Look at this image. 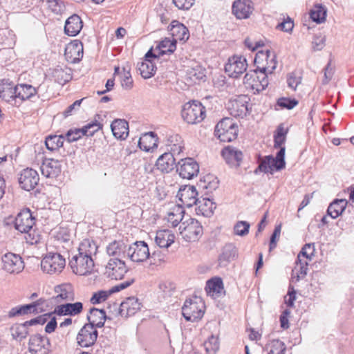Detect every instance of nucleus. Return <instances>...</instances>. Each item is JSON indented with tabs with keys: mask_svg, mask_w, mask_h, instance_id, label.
Returning a JSON list of instances; mask_svg holds the SVG:
<instances>
[{
	"mask_svg": "<svg viewBox=\"0 0 354 354\" xmlns=\"http://www.w3.org/2000/svg\"><path fill=\"white\" fill-rule=\"evenodd\" d=\"M250 99L246 95H239L230 100L227 105L230 114L234 118H243L249 113Z\"/></svg>",
	"mask_w": 354,
	"mask_h": 354,
	"instance_id": "12",
	"label": "nucleus"
},
{
	"mask_svg": "<svg viewBox=\"0 0 354 354\" xmlns=\"http://www.w3.org/2000/svg\"><path fill=\"white\" fill-rule=\"evenodd\" d=\"M158 48L160 50L159 56L160 55L172 53L176 48V40H174L172 38H165L160 42Z\"/></svg>",
	"mask_w": 354,
	"mask_h": 354,
	"instance_id": "52",
	"label": "nucleus"
},
{
	"mask_svg": "<svg viewBox=\"0 0 354 354\" xmlns=\"http://www.w3.org/2000/svg\"><path fill=\"white\" fill-rule=\"evenodd\" d=\"M185 213L184 209L182 205H175L171 211L168 213L167 221L170 223L172 227H176L182 221L183 214Z\"/></svg>",
	"mask_w": 354,
	"mask_h": 354,
	"instance_id": "45",
	"label": "nucleus"
},
{
	"mask_svg": "<svg viewBox=\"0 0 354 354\" xmlns=\"http://www.w3.org/2000/svg\"><path fill=\"white\" fill-rule=\"evenodd\" d=\"M284 156L285 147H281L275 158L272 156H268L270 166L271 167L270 174H272L274 170L279 171L285 167Z\"/></svg>",
	"mask_w": 354,
	"mask_h": 354,
	"instance_id": "40",
	"label": "nucleus"
},
{
	"mask_svg": "<svg viewBox=\"0 0 354 354\" xmlns=\"http://www.w3.org/2000/svg\"><path fill=\"white\" fill-rule=\"evenodd\" d=\"M238 256L237 248L232 243L226 244L222 249L218 257V265L221 267H225L231 261H234Z\"/></svg>",
	"mask_w": 354,
	"mask_h": 354,
	"instance_id": "30",
	"label": "nucleus"
},
{
	"mask_svg": "<svg viewBox=\"0 0 354 354\" xmlns=\"http://www.w3.org/2000/svg\"><path fill=\"white\" fill-rule=\"evenodd\" d=\"M87 319L89 322L88 325H92L94 328H101L104 324L106 315L104 310H99L97 308H91L90 314L88 315Z\"/></svg>",
	"mask_w": 354,
	"mask_h": 354,
	"instance_id": "38",
	"label": "nucleus"
},
{
	"mask_svg": "<svg viewBox=\"0 0 354 354\" xmlns=\"http://www.w3.org/2000/svg\"><path fill=\"white\" fill-rule=\"evenodd\" d=\"M111 293V292H110V291L109 292L104 291V290L98 291L97 292H95L93 295L90 301L93 304H100V303L105 301L108 298V297L109 296V295Z\"/></svg>",
	"mask_w": 354,
	"mask_h": 354,
	"instance_id": "61",
	"label": "nucleus"
},
{
	"mask_svg": "<svg viewBox=\"0 0 354 354\" xmlns=\"http://www.w3.org/2000/svg\"><path fill=\"white\" fill-rule=\"evenodd\" d=\"M112 132L115 138L125 140L129 135V124L125 120L116 119L111 125Z\"/></svg>",
	"mask_w": 354,
	"mask_h": 354,
	"instance_id": "35",
	"label": "nucleus"
},
{
	"mask_svg": "<svg viewBox=\"0 0 354 354\" xmlns=\"http://www.w3.org/2000/svg\"><path fill=\"white\" fill-rule=\"evenodd\" d=\"M308 262L306 259L297 258L296 265L292 270V281L297 282L307 274Z\"/></svg>",
	"mask_w": 354,
	"mask_h": 354,
	"instance_id": "37",
	"label": "nucleus"
},
{
	"mask_svg": "<svg viewBox=\"0 0 354 354\" xmlns=\"http://www.w3.org/2000/svg\"><path fill=\"white\" fill-rule=\"evenodd\" d=\"M141 308V304L137 298L133 297L126 299L122 302L120 307V314L122 317H129L135 315Z\"/></svg>",
	"mask_w": 354,
	"mask_h": 354,
	"instance_id": "29",
	"label": "nucleus"
},
{
	"mask_svg": "<svg viewBox=\"0 0 354 354\" xmlns=\"http://www.w3.org/2000/svg\"><path fill=\"white\" fill-rule=\"evenodd\" d=\"M174 5L180 10H189L194 3V0H173Z\"/></svg>",
	"mask_w": 354,
	"mask_h": 354,
	"instance_id": "64",
	"label": "nucleus"
},
{
	"mask_svg": "<svg viewBox=\"0 0 354 354\" xmlns=\"http://www.w3.org/2000/svg\"><path fill=\"white\" fill-rule=\"evenodd\" d=\"M51 343L47 336L35 334L30 337L28 351L31 354H50L52 351Z\"/></svg>",
	"mask_w": 354,
	"mask_h": 354,
	"instance_id": "8",
	"label": "nucleus"
},
{
	"mask_svg": "<svg viewBox=\"0 0 354 354\" xmlns=\"http://www.w3.org/2000/svg\"><path fill=\"white\" fill-rule=\"evenodd\" d=\"M100 123L97 121L92 122L82 128L72 129L68 131L65 138L68 142H74L81 138L83 136H93L101 129Z\"/></svg>",
	"mask_w": 354,
	"mask_h": 354,
	"instance_id": "14",
	"label": "nucleus"
},
{
	"mask_svg": "<svg viewBox=\"0 0 354 354\" xmlns=\"http://www.w3.org/2000/svg\"><path fill=\"white\" fill-rule=\"evenodd\" d=\"M207 295L217 298L224 293L223 284L221 278L216 277L208 280L205 286Z\"/></svg>",
	"mask_w": 354,
	"mask_h": 354,
	"instance_id": "33",
	"label": "nucleus"
},
{
	"mask_svg": "<svg viewBox=\"0 0 354 354\" xmlns=\"http://www.w3.org/2000/svg\"><path fill=\"white\" fill-rule=\"evenodd\" d=\"M347 205V201L345 199H335L333 202H332L327 209V214L332 218H336L345 209Z\"/></svg>",
	"mask_w": 354,
	"mask_h": 354,
	"instance_id": "41",
	"label": "nucleus"
},
{
	"mask_svg": "<svg viewBox=\"0 0 354 354\" xmlns=\"http://www.w3.org/2000/svg\"><path fill=\"white\" fill-rule=\"evenodd\" d=\"M39 177L37 171L32 168L24 169L19 177L21 187L26 191H30L38 185Z\"/></svg>",
	"mask_w": 354,
	"mask_h": 354,
	"instance_id": "18",
	"label": "nucleus"
},
{
	"mask_svg": "<svg viewBox=\"0 0 354 354\" xmlns=\"http://www.w3.org/2000/svg\"><path fill=\"white\" fill-rule=\"evenodd\" d=\"M127 272L124 260L110 259L106 266V274L111 279L120 280Z\"/></svg>",
	"mask_w": 354,
	"mask_h": 354,
	"instance_id": "16",
	"label": "nucleus"
},
{
	"mask_svg": "<svg viewBox=\"0 0 354 354\" xmlns=\"http://www.w3.org/2000/svg\"><path fill=\"white\" fill-rule=\"evenodd\" d=\"M40 169L44 176L49 178H55L62 172V165L57 160L45 158L40 166Z\"/></svg>",
	"mask_w": 354,
	"mask_h": 354,
	"instance_id": "22",
	"label": "nucleus"
},
{
	"mask_svg": "<svg viewBox=\"0 0 354 354\" xmlns=\"http://www.w3.org/2000/svg\"><path fill=\"white\" fill-rule=\"evenodd\" d=\"M298 104V101L295 99L281 97L278 100L277 105L282 109H291Z\"/></svg>",
	"mask_w": 354,
	"mask_h": 354,
	"instance_id": "63",
	"label": "nucleus"
},
{
	"mask_svg": "<svg viewBox=\"0 0 354 354\" xmlns=\"http://www.w3.org/2000/svg\"><path fill=\"white\" fill-rule=\"evenodd\" d=\"M55 291L57 295L54 297V299L57 303L72 301L75 299L73 288L71 284L65 283L57 286L55 287Z\"/></svg>",
	"mask_w": 354,
	"mask_h": 354,
	"instance_id": "31",
	"label": "nucleus"
},
{
	"mask_svg": "<svg viewBox=\"0 0 354 354\" xmlns=\"http://www.w3.org/2000/svg\"><path fill=\"white\" fill-rule=\"evenodd\" d=\"M69 266L73 273L82 276L88 275L94 270V261L93 258L77 254L70 260Z\"/></svg>",
	"mask_w": 354,
	"mask_h": 354,
	"instance_id": "5",
	"label": "nucleus"
},
{
	"mask_svg": "<svg viewBox=\"0 0 354 354\" xmlns=\"http://www.w3.org/2000/svg\"><path fill=\"white\" fill-rule=\"evenodd\" d=\"M216 136L222 142H231L237 137V126L229 118L222 119L215 127Z\"/></svg>",
	"mask_w": 354,
	"mask_h": 354,
	"instance_id": "4",
	"label": "nucleus"
},
{
	"mask_svg": "<svg viewBox=\"0 0 354 354\" xmlns=\"http://www.w3.org/2000/svg\"><path fill=\"white\" fill-rule=\"evenodd\" d=\"M2 263L3 269L10 274H18L24 268L21 257L12 252L6 253L2 257Z\"/></svg>",
	"mask_w": 354,
	"mask_h": 354,
	"instance_id": "15",
	"label": "nucleus"
},
{
	"mask_svg": "<svg viewBox=\"0 0 354 354\" xmlns=\"http://www.w3.org/2000/svg\"><path fill=\"white\" fill-rule=\"evenodd\" d=\"M10 333L13 339L21 341L27 336L28 327L25 323L16 324L10 328Z\"/></svg>",
	"mask_w": 354,
	"mask_h": 354,
	"instance_id": "51",
	"label": "nucleus"
},
{
	"mask_svg": "<svg viewBox=\"0 0 354 354\" xmlns=\"http://www.w3.org/2000/svg\"><path fill=\"white\" fill-rule=\"evenodd\" d=\"M46 302L44 299L40 298L31 304L23 305L25 315L29 313L37 314L44 312L46 310L45 306H46Z\"/></svg>",
	"mask_w": 354,
	"mask_h": 354,
	"instance_id": "46",
	"label": "nucleus"
},
{
	"mask_svg": "<svg viewBox=\"0 0 354 354\" xmlns=\"http://www.w3.org/2000/svg\"><path fill=\"white\" fill-rule=\"evenodd\" d=\"M198 209L204 216H209L213 214L214 210L216 209V205L210 199L203 198L201 200L198 199L197 204Z\"/></svg>",
	"mask_w": 354,
	"mask_h": 354,
	"instance_id": "47",
	"label": "nucleus"
},
{
	"mask_svg": "<svg viewBox=\"0 0 354 354\" xmlns=\"http://www.w3.org/2000/svg\"><path fill=\"white\" fill-rule=\"evenodd\" d=\"M198 192L194 186H185L183 189H180L178 193L179 200L182 202L183 205L191 207L197 204Z\"/></svg>",
	"mask_w": 354,
	"mask_h": 354,
	"instance_id": "24",
	"label": "nucleus"
},
{
	"mask_svg": "<svg viewBox=\"0 0 354 354\" xmlns=\"http://www.w3.org/2000/svg\"><path fill=\"white\" fill-rule=\"evenodd\" d=\"M257 68L248 72L243 78V84L246 88L251 90L254 93L263 91L268 85L266 74L261 73V76L257 75Z\"/></svg>",
	"mask_w": 354,
	"mask_h": 354,
	"instance_id": "7",
	"label": "nucleus"
},
{
	"mask_svg": "<svg viewBox=\"0 0 354 354\" xmlns=\"http://www.w3.org/2000/svg\"><path fill=\"white\" fill-rule=\"evenodd\" d=\"M221 154L226 162L232 167H239L243 159L242 152L230 146L225 147L222 150Z\"/></svg>",
	"mask_w": 354,
	"mask_h": 354,
	"instance_id": "28",
	"label": "nucleus"
},
{
	"mask_svg": "<svg viewBox=\"0 0 354 354\" xmlns=\"http://www.w3.org/2000/svg\"><path fill=\"white\" fill-rule=\"evenodd\" d=\"M83 23L77 15H73L67 19L65 23L64 31L68 36H76L82 30Z\"/></svg>",
	"mask_w": 354,
	"mask_h": 354,
	"instance_id": "32",
	"label": "nucleus"
},
{
	"mask_svg": "<svg viewBox=\"0 0 354 354\" xmlns=\"http://www.w3.org/2000/svg\"><path fill=\"white\" fill-rule=\"evenodd\" d=\"M15 86L9 80L0 81V97L8 102L16 99Z\"/></svg>",
	"mask_w": 354,
	"mask_h": 354,
	"instance_id": "36",
	"label": "nucleus"
},
{
	"mask_svg": "<svg viewBox=\"0 0 354 354\" xmlns=\"http://www.w3.org/2000/svg\"><path fill=\"white\" fill-rule=\"evenodd\" d=\"M172 39L177 42L179 41H185L189 37L188 29L177 21H173L169 28Z\"/></svg>",
	"mask_w": 354,
	"mask_h": 354,
	"instance_id": "34",
	"label": "nucleus"
},
{
	"mask_svg": "<svg viewBox=\"0 0 354 354\" xmlns=\"http://www.w3.org/2000/svg\"><path fill=\"white\" fill-rule=\"evenodd\" d=\"M155 253L150 254L148 245L145 241H136L128 245L127 258L136 263H142L152 259Z\"/></svg>",
	"mask_w": 354,
	"mask_h": 354,
	"instance_id": "6",
	"label": "nucleus"
},
{
	"mask_svg": "<svg viewBox=\"0 0 354 354\" xmlns=\"http://www.w3.org/2000/svg\"><path fill=\"white\" fill-rule=\"evenodd\" d=\"M204 308L201 298L194 297L185 301L182 308L183 315L187 321L199 320L203 316Z\"/></svg>",
	"mask_w": 354,
	"mask_h": 354,
	"instance_id": "3",
	"label": "nucleus"
},
{
	"mask_svg": "<svg viewBox=\"0 0 354 354\" xmlns=\"http://www.w3.org/2000/svg\"><path fill=\"white\" fill-rule=\"evenodd\" d=\"M128 245L122 241H114L106 247V253L111 259L124 260L127 258Z\"/></svg>",
	"mask_w": 354,
	"mask_h": 354,
	"instance_id": "25",
	"label": "nucleus"
},
{
	"mask_svg": "<svg viewBox=\"0 0 354 354\" xmlns=\"http://www.w3.org/2000/svg\"><path fill=\"white\" fill-rule=\"evenodd\" d=\"M253 10L254 5L250 0H236L232 6V14L239 19H248Z\"/></svg>",
	"mask_w": 354,
	"mask_h": 354,
	"instance_id": "21",
	"label": "nucleus"
},
{
	"mask_svg": "<svg viewBox=\"0 0 354 354\" xmlns=\"http://www.w3.org/2000/svg\"><path fill=\"white\" fill-rule=\"evenodd\" d=\"M97 330L92 325L85 324L77 335V344L82 347L93 346L97 338Z\"/></svg>",
	"mask_w": 354,
	"mask_h": 354,
	"instance_id": "17",
	"label": "nucleus"
},
{
	"mask_svg": "<svg viewBox=\"0 0 354 354\" xmlns=\"http://www.w3.org/2000/svg\"><path fill=\"white\" fill-rule=\"evenodd\" d=\"M64 136H49L46 139V146L50 151H55L63 146Z\"/></svg>",
	"mask_w": 354,
	"mask_h": 354,
	"instance_id": "53",
	"label": "nucleus"
},
{
	"mask_svg": "<svg viewBox=\"0 0 354 354\" xmlns=\"http://www.w3.org/2000/svg\"><path fill=\"white\" fill-rule=\"evenodd\" d=\"M174 238L169 231H160L157 233L155 241L159 247L167 248L174 242Z\"/></svg>",
	"mask_w": 354,
	"mask_h": 354,
	"instance_id": "44",
	"label": "nucleus"
},
{
	"mask_svg": "<svg viewBox=\"0 0 354 354\" xmlns=\"http://www.w3.org/2000/svg\"><path fill=\"white\" fill-rule=\"evenodd\" d=\"M314 248L313 246L310 244H306L299 253L297 258L300 257V259H306L308 262L311 260V257L313 255Z\"/></svg>",
	"mask_w": 354,
	"mask_h": 354,
	"instance_id": "59",
	"label": "nucleus"
},
{
	"mask_svg": "<svg viewBox=\"0 0 354 354\" xmlns=\"http://www.w3.org/2000/svg\"><path fill=\"white\" fill-rule=\"evenodd\" d=\"M166 147L167 151L172 155H180L185 149V144L182 137L178 134H171L167 137Z\"/></svg>",
	"mask_w": 354,
	"mask_h": 354,
	"instance_id": "27",
	"label": "nucleus"
},
{
	"mask_svg": "<svg viewBox=\"0 0 354 354\" xmlns=\"http://www.w3.org/2000/svg\"><path fill=\"white\" fill-rule=\"evenodd\" d=\"M250 225L247 221H238L234 226V233L240 236H245L249 232Z\"/></svg>",
	"mask_w": 354,
	"mask_h": 354,
	"instance_id": "55",
	"label": "nucleus"
},
{
	"mask_svg": "<svg viewBox=\"0 0 354 354\" xmlns=\"http://www.w3.org/2000/svg\"><path fill=\"white\" fill-rule=\"evenodd\" d=\"M15 92L16 99L19 98L24 101L35 95L37 90L30 84H19L15 86Z\"/></svg>",
	"mask_w": 354,
	"mask_h": 354,
	"instance_id": "42",
	"label": "nucleus"
},
{
	"mask_svg": "<svg viewBox=\"0 0 354 354\" xmlns=\"http://www.w3.org/2000/svg\"><path fill=\"white\" fill-rule=\"evenodd\" d=\"M139 147L145 151H149L151 149L157 147L156 139L154 133L149 132L145 134L138 140Z\"/></svg>",
	"mask_w": 354,
	"mask_h": 354,
	"instance_id": "43",
	"label": "nucleus"
},
{
	"mask_svg": "<svg viewBox=\"0 0 354 354\" xmlns=\"http://www.w3.org/2000/svg\"><path fill=\"white\" fill-rule=\"evenodd\" d=\"M83 44L78 40L71 42L65 48V57L68 62L78 63L83 57Z\"/></svg>",
	"mask_w": 354,
	"mask_h": 354,
	"instance_id": "23",
	"label": "nucleus"
},
{
	"mask_svg": "<svg viewBox=\"0 0 354 354\" xmlns=\"http://www.w3.org/2000/svg\"><path fill=\"white\" fill-rule=\"evenodd\" d=\"M133 81L130 71L123 68V75L121 80V85L123 88L130 90L133 87Z\"/></svg>",
	"mask_w": 354,
	"mask_h": 354,
	"instance_id": "60",
	"label": "nucleus"
},
{
	"mask_svg": "<svg viewBox=\"0 0 354 354\" xmlns=\"http://www.w3.org/2000/svg\"><path fill=\"white\" fill-rule=\"evenodd\" d=\"M176 156L169 152H165L157 160L156 166L162 173H169L176 167Z\"/></svg>",
	"mask_w": 354,
	"mask_h": 354,
	"instance_id": "26",
	"label": "nucleus"
},
{
	"mask_svg": "<svg viewBox=\"0 0 354 354\" xmlns=\"http://www.w3.org/2000/svg\"><path fill=\"white\" fill-rule=\"evenodd\" d=\"M254 63L257 65V70L263 74L271 73L277 65L275 55L269 50L259 51L254 58Z\"/></svg>",
	"mask_w": 354,
	"mask_h": 354,
	"instance_id": "11",
	"label": "nucleus"
},
{
	"mask_svg": "<svg viewBox=\"0 0 354 354\" xmlns=\"http://www.w3.org/2000/svg\"><path fill=\"white\" fill-rule=\"evenodd\" d=\"M159 62V55H154L151 49L146 53L144 60L138 64V71L144 79H149L155 75L156 64Z\"/></svg>",
	"mask_w": 354,
	"mask_h": 354,
	"instance_id": "10",
	"label": "nucleus"
},
{
	"mask_svg": "<svg viewBox=\"0 0 354 354\" xmlns=\"http://www.w3.org/2000/svg\"><path fill=\"white\" fill-rule=\"evenodd\" d=\"M268 156H265L259 160L258 167L255 169L254 173L257 174L259 171L264 173H270L271 167L270 166Z\"/></svg>",
	"mask_w": 354,
	"mask_h": 354,
	"instance_id": "62",
	"label": "nucleus"
},
{
	"mask_svg": "<svg viewBox=\"0 0 354 354\" xmlns=\"http://www.w3.org/2000/svg\"><path fill=\"white\" fill-rule=\"evenodd\" d=\"M183 120L190 124H196L201 122L205 118V108L197 101L186 103L182 109Z\"/></svg>",
	"mask_w": 354,
	"mask_h": 354,
	"instance_id": "1",
	"label": "nucleus"
},
{
	"mask_svg": "<svg viewBox=\"0 0 354 354\" xmlns=\"http://www.w3.org/2000/svg\"><path fill=\"white\" fill-rule=\"evenodd\" d=\"M67 315L70 316H75L79 315L83 309V304L81 302H75L73 304H66Z\"/></svg>",
	"mask_w": 354,
	"mask_h": 354,
	"instance_id": "58",
	"label": "nucleus"
},
{
	"mask_svg": "<svg viewBox=\"0 0 354 354\" xmlns=\"http://www.w3.org/2000/svg\"><path fill=\"white\" fill-rule=\"evenodd\" d=\"M178 165L179 167L177 168V171L183 178L192 179L199 171V166L193 158L181 159L178 162Z\"/></svg>",
	"mask_w": 354,
	"mask_h": 354,
	"instance_id": "20",
	"label": "nucleus"
},
{
	"mask_svg": "<svg viewBox=\"0 0 354 354\" xmlns=\"http://www.w3.org/2000/svg\"><path fill=\"white\" fill-rule=\"evenodd\" d=\"M268 354H284L286 349L284 343L279 339H272L266 346Z\"/></svg>",
	"mask_w": 354,
	"mask_h": 354,
	"instance_id": "50",
	"label": "nucleus"
},
{
	"mask_svg": "<svg viewBox=\"0 0 354 354\" xmlns=\"http://www.w3.org/2000/svg\"><path fill=\"white\" fill-rule=\"evenodd\" d=\"M207 354H215L219 349V342L217 336L211 335L203 344Z\"/></svg>",
	"mask_w": 354,
	"mask_h": 354,
	"instance_id": "54",
	"label": "nucleus"
},
{
	"mask_svg": "<svg viewBox=\"0 0 354 354\" xmlns=\"http://www.w3.org/2000/svg\"><path fill=\"white\" fill-rule=\"evenodd\" d=\"M25 234V239L27 243L30 245H37L41 241V236L35 230L30 229Z\"/></svg>",
	"mask_w": 354,
	"mask_h": 354,
	"instance_id": "56",
	"label": "nucleus"
},
{
	"mask_svg": "<svg viewBox=\"0 0 354 354\" xmlns=\"http://www.w3.org/2000/svg\"><path fill=\"white\" fill-rule=\"evenodd\" d=\"M301 76L295 73L292 72L287 75V83L290 88L295 91L297 86L301 84Z\"/></svg>",
	"mask_w": 354,
	"mask_h": 354,
	"instance_id": "57",
	"label": "nucleus"
},
{
	"mask_svg": "<svg viewBox=\"0 0 354 354\" xmlns=\"http://www.w3.org/2000/svg\"><path fill=\"white\" fill-rule=\"evenodd\" d=\"M179 230L183 237L187 241H195L203 234V228L200 223L194 219L189 218L187 222L180 225Z\"/></svg>",
	"mask_w": 354,
	"mask_h": 354,
	"instance_id": "13",
	"label": "nucleus"
},
{
	"mask_svg": "<svg viewBox=\"0 0 354 354\" xmlns=\"http://www.w3.org/2000/svg\"><path fill=\"white\" fill-rule=\"evenodd\" d=\"M97 248L98 247L93 240L86 239L80 243L78 254L93 258V256L96 255Z\"/></svg>",
	"mask_w": 354,
	"mask_h": 354,
	"instance_id": "39",
	"label": "nucleus"
},
{
	"mask_svg": "<svg viewBox=\"0 0 354 354\" xmlns=\"http://www.w3.org/2000/svg\"><path fill=\"white\" fill-rule=\"evenodd\" d=\"M326 10L321 4L315 5L310 12V17L312 20L317 24L324 22L326 20Z\"/></svg>",
	"mask_w": 354,
	"mask_h": 354,
	"instance_id": "49",
	"label": "nucleus"
},
{
	"mask_svg": "<svg viewBox=\"0 0 354 354\" xmlns=\"http://www.w3.org/2000/svg\"><path fill=\"white\" fill-rule=\"evenodd\" d=\"M288 132V129L285 128L283 124L278 126L277 131L274 135V148L285 147L283 146L286 135Z\"/></svg>",
	"mask_w": 354,
	"mask_h": 354,
	"instance_id": "48",
	"label": "nucleus"
},
{
	"mask_svg": "<svg viewBox=\"0 0 354 354\" xmlns=\"http://www.w3.org/2000/svg\"><path fill=\"white\" fill-rule=\"evenodd\" d=\"M14 225L15 228L21 233L27 232L32 229L35 225V218L30 209L21 211L15 218Z\"/></svg>",
	"mask_w": 354,
	"mask_h": 354,
	"instance_id": "19",
	"label": "nucleus"
},
{
	"mask_svg": "<svg viewBox=\"0 0 354 354\" xmlns=\"http://www.w3.org/2000/svg\"><path fill=\"white\" fill-rule=\"evenodd\" d=\"M248 68V62L245 57L241 55H233L228 58L225 65V71L229 77L238 78Z\"/></svg>",
	"mask_w": 354,
	"mask_h": 354,
	"instance_id": "9",
	"label": "nucleus"
},
{
	"mask_svg": "<svg viewBox=\"0 0 354 354\" xmlns=\"http://www.w3.org/2000/svg\"><path fill=\"white\" fill-rule=\"evenodd\" d=\"M65 266V258L57 252L47 253L41 261V270L49 274L61 273Z\"/></svg>",
	"mask_w": 354,
	"mask_h": 354,
	"instance_id": "2",
	"label": "nucleus"
}]
</instances>
